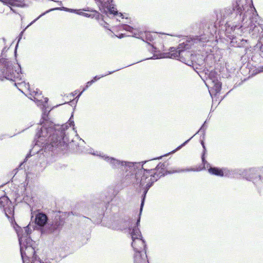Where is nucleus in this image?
<instances>
[{"instance_id": "nucleus-1", "label": "nucleus", "mask_w": 263, "mask_h": 263, "mask_svg": "<svg viewBox=\"0 0 263 263\" xmlns=\"http://www.w3.org/2000/svg\"><path fill=\"white\" fill-rule=\"evenodd\" d=\"M136 181L137 183L140 184V186L144 187V194H146L149 189L152 186L153 184L155 182L153 181L154 178L151 174L146 172H142V171H138L136 174Z\"/></svg>"}, {"instance_id": "nucleus-2", "label": "nucleus", "mask_w": 263, "mask_h": 263, "mask_svg": "<svg viewBox=\"0 0 263 263\" xmlns=\"http://www.w3.org/2000/svg\"><path fill=\"white\" fill-rule=\"evenodd\" d=\"M65 223V218L60 214H57L52 221L47 224L45 230L49 234L60 231Z\"/></svg>"}, {"instance_id": "nucleus-3", "label": "nucleus", "mask_w": 263, "mask_h": 263, "mask_svg": "<svg viewBox=\"0 0 263 263\" xmlns=\"http://www.w3.org/2000/svg\"><path fill=\"white\" fill-rule=\"evenodd\" d=\"M21 256L23 263H29L35 261L36 258L34 248L31 246H27L24 248L21 247Z\"/></svg>"}, {"instance_id": "nucleus-4", "label": "nucleus", "mask_w": 263, "mask_h": 263, "mask_svg": "<svg viewBox=\"0 0 263 263\" xmlns=\"http://www.w3.org/2000/svg\"><path fill=\"white\" fill-rule=\"evenodd\" d=\"M11 205V201L7 196L0 195V207L3 209L7 218L12 220V218H14V210Z\"/></svg>"}, {"instance_id": "nucleus-5", "label": "nucleus", "mask_w": 263, "mask_h": 263, "mask_svg": "<svg viewBox=\"0 0 263 263\" xmlns=\"http://www.w3.org/2000/svg\"><path fill=\"white\" fill-rule=\"evenodd\" d=\"M132 246L135 250V255L146 254V244L142 238L134 239L132 243Z\"/></svg>"}, {"instance_id": "nucleus-6", "label": "nucleus", "mask_w": 263, "mask_h": 263, "mask_svg": "<svg viewBox=\"0 0 263 263\" xmlns=\"http://www.w3.org/2000/svg\"><path fill=\"white\" fill-rule=\"evenodd\" d=\"M164 164L159 163L157 165H156L154 172L152 173L153 177V181H156L161 177L164 176L165 171L164 168Z\"/></svg>"}, {"instance_id": "nucleus-7", "label": "nucleus", "mask_w": 263, "mask_h": 263, "mask_svg": "<svg viewBox=\"0 0 263 263\" xmlns=\"http://www.w3.org/2000/svg\"><path fill=\"white\" fill-rule=\"evenodd\" d=\"M50 145L52 147H57L61 150H64L68 147L67 143L61 139H59L57 136L54 135L51 137Z\"/></svg>"}, {"instance_id": "nucleus-8", "label": "nucleus", "mask_w": 263, "mask_h": 263, "mask_svg": "<svg viewBox=\"0 0 263 263\" xmlns=\"http://www.w3.org/2000/svg\"><path fill=\"white\" fill-rule=\"evenodd\" d=\"M262 174H263V170L262 168H252L247 171L246 175H248L250 179L254 180L257 177L260 180V175Z\"/></svg>"}, {"instance_id": "nucleus-9", "label": "nucleus", "mask_w": 263, "mask_h": 263, "mask_svg": "<svg viewBox=\"0 0 263 263\" xmlns=\"http://www.w3.org/2000/svg\"><path fill=\"white\" fill-rule=\"evenodd\" d=\"M208 170L210 174L217 176L223 177L228 174V171L225 168L210 166Z\"/></svg>"}, {"instance_id": "nucleus-10", "label": "nucleus", "mask_w": 263, "mask_h": 263, "mask_svg": "<svg viewBox=\"0 0 263 263\" xmlns=\"http://www.w3.org/2000/svg\"><path fill=\"white\" fill-rule=\"evenodd\" d=\"M3 2L9 6L12 10H13L12 7L22 8L26 6L25 0H3Z\"/></svg>"}, {"instance_id": "nucleus-11", "label": "nucleus", "mask_w": 263, "mask_h": 263, "mask_svg": "<svg viewBox=\"0 0 263 263\" xmlns=\"http://www.w3.org/2000/svg\"><path fill=\"white\" fill-rule=\"evenodd\" d=\"M156 164L153 160L145 161L142 165V168L139 171L146 172L151 174L154 172Z\"/></svg>"}, {"instance_id": "nucleus-12", "label": "nucleus", "mask_w": 263, "mask_h": 263, "mask_svg": "<svg viewBox=\"0 0 263 263\" xmlns=\"http://www.w3.org/2000/svg\"><path fill=\"white\" fill-rule=\"evenodd\" d=\"M47 216L43 213H39L35 216V222L40 227L44 226L47 223Z\"/></svg>"}, {"instance_id": "nucleus-13", "label": "nucleus", "mask_w": 263, "mask_h": 263, "mask_svg": "<svg viewBox=\"0 0 263 263\" xmlns=\"http://www.w3.org/2000/svg\"><path fill=\"white\" fill-rule=\"evenodd\" d=\"M6 73L4 74H3V76H0V80H3V78H5L8 80H10L11 81L15 82L16 81V78L15 76V73L13 72V70L11 69H8L7 68L6 69ZM5 71V69H3L2 71L3 73H4Z\"/></svg>"}, {"instance_id": "nucleus-14", "label": "nucleus", "mask_w": 263, "mask_h": 263, "mask_svg": "<svg viewBox=\"0 0 263 263\" xmlns=\"http://www.w3.org/2000/svg\"><path fill=\"white\" fill-rule=\"evenodd\" d=\"M140 221V217H139L137 219V221L136 223V226H135L132 229L130 234L132 236V240L137 239L139 238H142V235L141 232L140 231L139 228H138V225L139 224Z\"/></svg>"}, {"instance_id": "nucleus-15", "label": "nucleus", "mask_w": 263, "mask_h": 263, "mask_svg": "<svg viewBox=\"0 0 263 263\" xmlns=\"http://www.w3.org/2000/svg\"><path fill=\"white\" fill-rule=\"evenodd\" d=\"M134 263H149L145 255L144 258L142 257V254L134 255Z\"/></svg>"}, {"instance_id": "nucleus-16", "label": "nucleus", "mask_w": 263, "mask_h": 263, "mask_svg": "<svg viewBox=\"0 0 263 263\" xmlns=\"http://www.w3.org/2000/svg\"><path fill=\"white\" fill-rule=\"evenodd\" d=\"M214 85L213 87V89L215 90L216 93L220 92L221 89V83L219 82L217 80L216 82L213 81Z\"/></svg>"}, {"instance_id": "nucleus-17", "label": "nucleus", "mask_w": 263, "mask_h": 263, "mask_svg": "<svg viewBox=\"0 0 263 263\" xmlns=\"http://www.w3.org/2000/svg\"><path fill=\"white\" fill-rule=\"evenodd\" d=\"M109 161L110 163L112 165V167H115L117 166L120 165L121 164L120 161L114 158H110Z\"/></svg>"}, {"instance_id": "nucleus-18", "label": "nucleus", "mask_w": 263, "mask_h": 263, "mask_svg": "<svg viewBox=\"0 0 263 263\" xmlns=\"http://www.w3.org/2000/svg\"><path fill=\"white\" fill-rule=\"evenodd\" d=\"M174 52L173 53H171V58H177L179 57L180 55L181 51L180 50L175 49L174 50L171 51V52Z\"/></svg>"}, {"instance_id": "nucleus-19", "label": "nucleus", "mask_w": 263, "mask_h": 263, "mask_svg": "<svg viewBox=\"0 0 263 263\" xmlns=\"http://www.w3.org/2000/svg\"><path fill=\"white\" fill-rule=\"evenodd\" d=\"M27 88H28V90L29 91L30 95L31 96H32L34 98V99L38 100V99L37 98V97L39 95V93H38V92L35 91H33L32 92L31 91L30 89L29 88V85L28 84L27 85Z\"/></svg>"}, {"instance_id": "nucleus-20", "label": "nucleus", "mask_w": 263, "mask_h": 263, "mask_svg": "<svg viewBox=\"0 0 263 263\" xmlns=\"http://www.w3.org/2000/svg\"><path fill=\"white\" fill-rule=\"evenodd\" d=\"M145 39L147 41L150 42L154 40L152 34L151 32H145Z\"/></svg>"}, {"instance_id": "nucleus-21", "label": "nucleus", "mask_w": 263, "mask_h": 263, "mask_svg": "<svg viewBox=\"0 0 263 263\" xmlns=\"http://www.w3.org/2000/svg\"><path fill=\"white\" fill-rule=\"evenodd\" d=\"M99 78H97V77H95L93 80L88 82L86 84V87L87 88L88 87H89L91 85V84L94 83L96 81H97V80H98Z\"/></svg>"}, {"instance_id": "nucleus-22", "label": "nucleus", "mask_w": 263, "mask_h": 263, "mask_svg": "<svg viewBox=\"0 0 263 263\" xmlns=\"http://www.w3.org/2000/svg\"><path fill=\"white\" fill-rule=\"evenodd\" d=\"M25 83L24 82H22V83H15V85L17 87V88L21 90L22 91H23L22 90H21V87L22 85H25Z\"/></svg>"}, {"instance_id": "nucleus-23", "label": "nucleus", "mask_w": 263, "mask_h": 263, "mask_svg": "<svg viewBox=\"0 0 263 263\" xmlns=\"http://www.w3.org/2000/svg\"><path fill=\"white\" fill-rule=\"evenodd\" d=\"M109 12L111 14H113L114 15H116L118 13L117 11L114 7L109 9Z\"/></svg>"}, {"instance_id": "nucleus-24", "label": "nucleus", "mask_w": 263, "mask_h": 263, "mask_svg": "<svg viewBox=\"0 0 263 263\" xmlns=\"http://www.w3.org/2000/svg\"><path fill=\"white\" fill-rule=\"evenodd\" d=\"M24 229L25 232L26 233V234L28 235L29 234V231L30 228H29L28 226H27V227H24Z\"/></svg>"}, {"instance_id": "nucleus-25", "label": "nucleus", "mask_w": 263, "mask_h": 263, "mask_svg": "<svg viewBox=\"0 0 263 263\" xmlns=\"http://www.w3.org/2000/svg\"><path fill=\"white\" fill-rule=\"evenodd\" d=\"M202 163L204 164L205 163H206V161L205 160L204 157L203 156H202Z\"/></svg>"}, {"instance_id": "nucleus-26", "label": "nucleus", "mask_w": 263, "mask_h": 263, "mask_svg": "<svg viewBox=\"0 0 263 263\" xmlns=\"http://www.w3.org/2000/svg\"><path fill=\"white\" fill-rule=\"evenodd\" d=\"M189 141V140H187L186 141H185L182 144H181L180 146V147H182V146H184Z\"/></svg>"}, {"instance_id": "nucleus-27", "label": "nucleus", "mask_w": 263, "mask_h": 263, "mask_svg": "<svg viewBox=\"0 0 263 263\" xmlns=\"http://www.w3.org/2000/svg\"><path fill=\"white\" fill-rule=\"evenodd\" d=\"M124 36V34H121V35H120L119 37V38H122V37H123Z\"/></svg>"}, {"instance_id": "nucleus-28", "label": "nucleus", "mask_w": 263, "mask_h": 263, "mask_svg": "<svg viewBox=\"0 0 263 263\" xmlns=\"http://www.w3.org/2000/svg\"><path fill=\"white\" fill-rule=\"evenodd\" d=\"M143 205V201H142L141 205V211L142 210Z\"/></svg>"}, {"instance_id": "nucleus-29", "label": "nucleus", "mask_w": 263, "mask_h": 263, "mask_svg": "<svg viewBox=\"0 0 263 263\" xmlns=\"http://www.w3.org/2000/svg\"><path fill=\"white\" fill-rule=\"evenodd\" d=\"M202 144L203 145V142L202 141Z\"/></svg>"}]
</instances>
